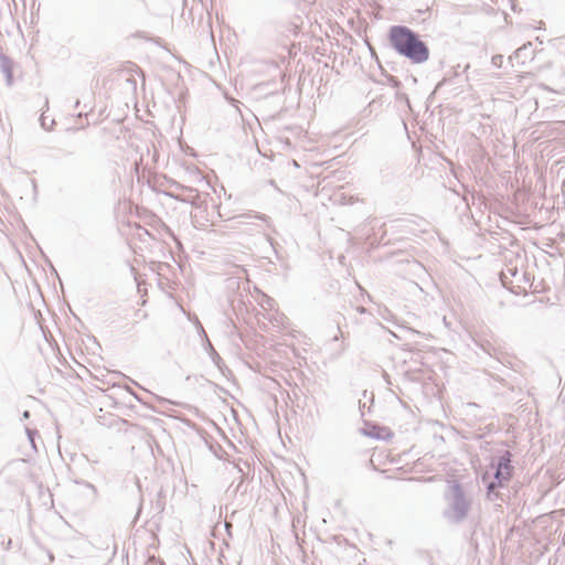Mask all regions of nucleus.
I'll use <instances>...</instances> for the list:
<instances>
[{
  "label": "nucleus",
  "instance_id": "obj_1",
  "mask_svg": "<svg viewBox=\"0 0 565 565\" xmlns=\"http://www.w3.org/2000/svg\"><path fill=\"white\" fill-rule=\"evenodd\" d=\"M392 47L402 56L415 64L425 63L429 58V49L419 35L405 25H393L388 31Z\"/></svg>",
  "mask_w": 565,
  "mask_h": 565
},
{
  "label": "nucleus",
  "instance_id": "obj_2",
  "mask_svg": "<svg viewBox=\"0 0 565 565\" xmlns=\"http://www.w3.org/2000/svg\"><path fill=\"white\" fill-rule=\"evenodd\" d=\"M444 500L446 505L443 510V516L448 523L460 524L468 518L472 499L458 481L448 482Z\"/></svg>",
  "mask_w": 565,
  "mask_h": 565
},
{
  "label": "nucleus",
  "instance_id": "obj_3",
  "mask_svg": "<svg viewBox=\"0 0 565 565\" xmlns=\"http://www.w3.org/2000/svg\"><path fill=\"white\" fill-rule=\"evenodd\" d=\"M511 452L509 450H504L498 458L497 462L493 463L495 467L493 480L487 484V497L490 501L499 499L497 488L503 487L512 477L513 467L511 465Z\"/></svg>",
  "mask_w": 565,
  "mask_h": 565
},
{
  "label": "nucleus",
  "instance_id": "obj_4",
  "mask_svg": "<svg viewBox=\"0 0 565 565\" xmlns=\"http://www.w3.org/2000/svg\"><path fill=\"white\" fill-rule=\"evenodd\" d=\"M268 220H269L268 216H266L265 214H259V213L249 211L247 213H243V214L233 216L230 220H227L230 222V225L227 226V228L239 230L243 226H250V227H248V231L260 232V231H263V226L259 223H257L256 221L268 222Z\"/></svg>",
  "mask_w": 565,
  "mask_h": 565
},
{
  "label": "nucleus",
  "instance_id": "obj_5",
  "mask_svg": "<svg viewBox=\"0 0 565 565\" xmlns=\"http://www.w3.org/2000/svg\"><path fill=\"white\" fill-rule=\"evenodd\" d=\"M534 51L532 50V43L527 42L526 44L519 47L513 55L510 56V61L522 58V64H524L525 58H533Z\"/></svg>",
  "mask_w": 565,
  "mask_h": 565
},
{
  "label": "nucleus",
  "instance_id": "obj_6",
  "mask_svg": "<svg viewBox=\"0 0 565 565\" xmlns=\"http://www.w3.org/2000/svg\"><path fill=\"white\" fill-rule=\"evenodd\" d=\"M0 70L10 84L12 81V61L3 54L0 55Z\"/></svg>",
  "mask_w": 565,
  "mask_h": 565
},
{
  "label": "nucleus",
  "instance_id": "obj_7",
  "mask_svg": "<svg viewBox=\"0 0 565 565\" xmlns=\"http://www.w3.org/2000/svg\"><path fill=\"white\" fill-rule=\"evenodd\" d=\"M181 190L183 192L186 193V195L184 198H182L181 200L184 201V202H189L191 203L192 205H198L199 204V199H200V195L199 193L196 192V190L192 189V188H189V186H180Z\"/></svg>",
  "mask_w": 565,
  "mask_h": 565
},
{
  "label": "nucleus",
  "instance_id": "obj_8",
  "mask_svg": "<svg viewBox=\"0 0 565 565\" xmlns=\"http://www.w3.org/2000/svg\"><path fill=\"white\" fill-rule=\"evenodd\" d=\"M40 125L44 130L50 131L53 129V127L55 125V120L54 119L49 120V118L44 114H42L40 117Z\"/></svg>",
  "mask_w": 565,
  "mask_h": 565
},
{
  "label": "nucleus",
  "instance_id": "obj_9",
  "mask_svg": "<svg viewBox=\"0 0 565 565\" xmlns=\"http://www.w3.org/2000/svg\"><path fill=\"white\" fill-rule=\"evenodd\" d=\"M262 297H263V299L260 301V306L267 310L274 309L275 300L265 294H262Z\"/></svg>",
  "mask_w": 565,
  "mask_h": 565
},
{
  "label": "nucleus",
  "instance_id": "obj_10",
  "mask_svg": "<svg viewBox=\"0 0 565 565\" xmlns=\"http://www.w3.org/2000/svg\"><path fill=\"white\" fill-rule=\"evenodd\" d=\"M475 342L478 347H480V349H482L483 352L491 355V344L488 341L481 342V341L475 340Z\"/></svg>",
  "mask_w": 565,
  "mask_h": 565
},
{
  "label": "nucleus",
  "instance_id": "obj_11",
  "mask_svg": "<svg viewBox=\"0 0 565 565\" xmlns=\"http://www.w3.org/2000/svg\"><path fill=\"white\" fill-rule=\"evenodd\" d=\"M508 274L511 275V276H515L518 274V268L516 267H514V268L508 267L507 270L501 273V279H502L503 284H505L504 279H505Z\"/></svg>",
  "mask_w": 565,
  "mask_h": 565
},
{
  "label": "nucleus",
  "instance_id": "obj_12",
  "mask_svg": "<svg viewBox=\"0 0 565 565\" xmlns=\"http://www.w3.org/2000/svg\"><path fill=\"white\" fill-rule=\"evenodd\" d=\"M491 63L494 67L500 68L503 63V56L501 54L493 55L491 58Z\"/></svg>",
  "mask_w": 565,
  "mask_h": 565
},
{
  "label": "nucleus",
  "instance_id": "obj_13",
  "mask_svg": "<svg viewBox=\"0 0 565 565\" xmlns=\"http://www.w3.org/2000/svg\"><path fill=\"white\" fill-rule=\"evenodd\" d=\"M11 542H12V541H11V539H8V540H7V543H6V537H4V535L0 534V543H1L2 545H4V544H6V546H4V548H6V550H10V547H11V546H10V545H11Z\"/></svg>",
  "mask_w": 565,
  "mask_h": 565
},
{
  "label": "nucleus",
  "instance_id": "obj_14",
  "mask_svg": "<svg viewBox=\"0 0 565 565\" xmlns=\"http://www.w3.org/2000/svg\"><path fill=\"white\" fill-rule=\"evenodd\" d=\"M35 433L36 431L26 428V434H28V437H29L33 448H35L34 437H33L35 435Z\"/></svg>",
  "mask_w": 565,
  "mask_h": 565
},
{
  "label": "nucleus",
  "instance_id": "obj_15",
  "mask_svg": "<svg viewBox=\"0 0 565 565\" xmlns=\"http://www.w3.org/2000/svg\"><path fill=\"white\" fill-rule=\"evenodd\" d=\"M147 565H164V563L162 561L156 559V557H150Z\"/></svg>",
  "mask_w": 565,
  "mask_h": 565
},
{
  "label": "nucleus",
  "instance_id": "obj_16",
  "mask_svg": "<svg viewBox=\"0 0 565 565\" xmlns=\"http://www.w3.org/2000/svg\"><path fill=\"white\" fill-rule=\"evenodd\" d=\"M212 359H213V361L215 362V364H216L217 366H220V365H218V362L221 361V358H220V355L216 353V351H215L214 349H212Z\"/></svg>",
  "mask_w": 565,
  "mask_h": 565
},
{
  "label": "nucleus",
  "instance_id": "obj_17",
  "mask_svg": "<svg viewBox=\"0 0 565 565\" xmlns=\"http://www.w3.org/2000/svg\"><path fill=\"white\" fill-rule=\"evenodd\" d=\"M31 184H32V188H33L34 190H36V182H35V180H31Z\"/></svg>",
  "mask_w": 565,
  "mask_h": 565
},
{
  "label": "nucleus",
  "instance_id": "obj_18",
  "mask_svg": "<svg viewBox=\"0 0 565 565\" xmlns=\"http://www.w3.org/2000/svg\"><path fill=\"white\" fill-rule=\"evenodd\" d=\"M29 416H30L29 411H25V412L23 413V417H24V418H29Z\"/></svg>",
  "mask_w": 565,
  "mask_h": 565
},
{
  "label": "nucleus",
  "instance_id": "obj_19",
  "mask_svg": "<svg viewBox=\"0 0 565 565\" xmlns=\"http://www.w3.org/2000/svg\"><path fill=\"white\" fill-rule=\"evenodd\" d=\"M358 310H359L360 312H364V311H365V309H364L363 307L358 308Z\"/></svg>",
  "mask_w": 565,
  "mask_h": 565
},
{
  "label": "nucleus",
  "instance_id": "obj_20",
  "mask_svg": "<svg viewBox=\"0 0 565 565\" xmlns=\"http://www.w3.org/2000/svg\"><path fill=\"white\" fill-rule=\"evenodd\" d=\"M49 559H50V561H53V559H54V556H53L52 554H50Z\"/></svg>",
  "mask_w": 565,
  "mask_h": 565
},
{
  "label": "nucleus",
  "instance_id": "obj_21",
  "mask_svg": "<svg viewBox=\"0 0 565 565\" xmlns=\"http://www.w3.org/2000/svg\"><path fill=\"white\" fill-rule=\"evenodd\" d=\"M384 377H385L386 382L390 383V381L387 380L388 375L384 374Z\"/></svg>",
  "mask_w": 565,
  "mask_h": 565
}]
</instances>
